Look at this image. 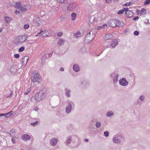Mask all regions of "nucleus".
Listing matches in <instances>:
<instances>
[{
  "label": "nucleus",
  "mask_w": 150,
  "mask_h": 150,
  "mask_svg": "<svg viewBox=\"0 0 150 150\" xmlns=\"http://www.w3.org/2000/svg\"><path fill=\"white\" fill-rule=\"evenodd\" d=\"M114 115V113L110 111L107 112L106 116L108 117H110Z\"/></svg>",
  "instance_id": "obj_28"
},
{
  "label": "nucleus",
  "mask_w": 150,
  "mask_h": 150,
  "mask_svg": "<svg viewBox=\"0 0 150 150\" xmlns=\"http://www.w3.org/2000/svg\"><path fill=\"white\" fill-rule=\"evenodd\" d=\"M38 123V122L36 121L33 123H31V125L33 126H35Z\"/></svg>",
  "instance_id": "obj_51"
},
{
  "label": "nucleus",
  "mask_w": 150,
  "mask_h": 150,
  "mask_svg": "<svg viewBox=\"0 0 150 150\" xmlns=\"http://www.w3.org/2000/svg\"><path fill=\"white\" fill-rule=\"evenodd\" d=\"M75 104L73 101H69L67 102V105L65 108V112L67 114L70 113L74 107Z\"/></svg>",
  "instance_id": "obj_1"
},
{
  "label": "nucleus",
  "mask_w": 150,
  "mask_h": 150,
  "mask_svg": "<svg viewBox=\"0 0 150 150\" xmlns=\"http://www.w3.org/2000/svg\"><path fill=\"white\" fill-rule=\"evenodd\" d=\"M124 140V138L123 137L120 135H116L114 137L113 142L115 143L120 144Z\"/></svg>",
  "instance_id": "obj_2"
},
{
  "label": "nucleus",
  "mask_w": 150,
  "mask_h": 150,
  "mask_svg": "<svg viewBox=\"0 0 150 150\" xmlns=\"http://www.w3.org/2000/svg\"><path fill=\"white\" fill-rule=\"evenodd\" d=\"M4 20L6 23H8L12 20V18L8 16H5L4 18Z\"/></svg>",
  "instance_id": "obj_25"
},
{
  "label": "nucleus",
  "mask_w": 150,
  "mask_h": 150,
  "mask_svg": "<svg viewBox=\"0 0 150 150\" xmlns=\"http://www.w3.org/2000/svg\"><path fill=\"white\" fill-rule=\"evenodd\" d=\"M39 92L42 100L45 98L47 96V91L45 88H43Z\"/></svg>",
  "instance_id": "obj_9"
},
{
  "label": "nucleus",
  "mask_w": 150,
  "mask_h": 150,
  "mask_svg": "<svg viewBox=\"0 0 150 150\" xmlns=\"http://www.w3.org/2000/svg\"><path fill=\"white\" fill-rule=\"evenodd\" d=\"M89 86V83L88 81H83L79 84V86L83 88L88 87Z\"/></svg>",
  "instance_id": "obj_8"
},
{
  "label": "nucleus",
  "mask_w": 150,
  "mask_h": 150,
  "mask_svg": "<svg viewBox=\"0 0 150 150\" xmlns=\"http://www.w3.org/2000/svg\"><path fill=\"white\" fill-rule=\"evenodd\" d=\"M81 33L79 32H78L74 34V36L76 38H78L81 36Z\"/></svg>",
  "instance_id": "obj_37"
},
{
  "label": "nucleus",
  "mask_w": 150,
  "mask_h": 150,
  "mask_svg": "<svg viewBox=\"0 0 150 150\" xmlns=\"http://www.w3.org/2000/svg\"><path fill=\"white\" fill-rule=\"evenodd\" d=\"M65 93L66 96L68 97H70L71 96V94H70V92L71 91L70 90L67 88H66L65 89Z\"/></svg>",
  "instance_id": "obj_24"
},
{
  "label": "nucleus",
  "mask_w": 150,
  "mask_h": 150,
  "mask_svg": "<svg viewBox=\"0 0 150 150\" xmlns=\"http://www.w3.org/2000/svg\"><path fill=\"white\" fill-rule=\"evenodd\" d=\"M139 98L140 100L143 101L144 100L145 97L144 96L142 95L140 96Z\"/></svg>",
  "instance_id": "obj_44"
},
{
  "label": "nucleus",
  "mask_w": 150,
  "mask_h": 150,
  "mask_svg": "<svg viewBox=\"0 0 150 150\" xmlns=\"http://www.w3.org/2000/svg\"><path fill=\"white\" fill-rule=\"evenodd\" d=\"M146 11L144 8H142L140 10H139L138 13L141 16L143 14L145 15L146 13Z\"/></svg>",
  "instance_id": "obj_19"
},
{
  "label": "nucleus",
  "mask_w": 150,
  "mask_h": 150,
  "mask_svg": "<svg viewBox=\"0 0 150 150\" xmlns=\"http://www.w3.org/2000/svg\"><path fill=\"white\" fill-rule=\"evenodd\" d=\"M24 42H23L22 40H18L17 41L16 44L18 45L22 44Z\"/></svg>",
  "instance_id": "obj_45"
},
{
  "label": "nucleus",
  "mask_w": 150,
  "mask_h": 150,
  "mask_svg": "<svg viewBox=\"0 0 150 150\" xmlns=\"http://www.w3.org/2000/svg\"><path fill=\"white\" fill-rule=\"evenodd\" d=\"M57 1L59 3L64 4L68 1V0H57Z\"/></svg>",
  "instance_id": "obj_35"
},
{
  "label": "nucleus",
  "mask_w": 150,
  "mask_h": 150,
  "mask_svg": "<svg viewBox=\"0 0 150 150\" xmlns=\"http://www.w3.org/2000/svg\"><path fill=\"white\" fill-rule=\"evenodd\" d=\"M82 49L83 50H86V48L84 47H83L82 48Z\"/></svg>",
  "instance_id": "obj_64"
},
{
  "label": "nucleus",
  "mask_w": 150,
  "mask_h": 150,
  "mask_svg": "<svg viewBox=\"0 0 150 150\" xmlns=\"http://www.w3.org/2000/svg\"><path fill=\"white\" fill-rule=\"evenodd\" d=\"M113 2L114 3H116L118 1V0H113Z\"/></svg>",
  "instance_id": "obj_60"
},
{
  "label": "nucleus",
  "mask_w": 150,
  "mask_h": 150,
  "mask_svg": "<svg viewBox=\"0 0 150 150\" xmlns=\"http://www.w3.org/2000/svg\"><path fill=\"white\" fill-rule=\"evenodd\" d=\"M95 129V127L92 123L90 124L88 126V129L91 132H94V129Z\"/></svg>",
  "instance_id": "obj_26"
},
{
  "label": "nucleus",
  "mask_w": 150,
  "mask_h": 150,
  "mask_svg": "<svg viewBox=\"0 0 150 150\" xmlns=\"http://www.w3.org/2000/svg\"><path fill=\"white\" fill-rule=\"evenodd\" d=\"M21 139L23 141H27L30 139V137L28 134H24L22 136Z\"/></svg>",
  "instance_id": "obj_15"
},
{
  "label": "nucleus",
  "mask_w": 150,
  "mask_h": 150,
  "mask_svg": "<svg viewBox=\"0 0 150 150\" xmlns=\"http://www.w3.org/2000/svg\"><path fill=\"white\" fill-rule=\"evenodd\" d=\"M64 40L62 39H60L58 42V44L59 45H61L64 44Z\"/></svg>",
  "instance_id": "obj_30"
},
{
  "label": "nucleus",
  "mask_w": 150,
  "mask_h": 150,
  "mask_svg": "<svg viewBox=\"0 0 150 150\" xmlns=\"http://www.w3.org/2000/svg\"><path fill=\"white\" fill-rule=\"evenodd\" d=\"M43 32V30H41V31L39 32V33H38V34L35 36H37L39 35L42 34Z\"/></svg>",
  "instance_id": "obj_54"
},
{
  "label": "nucleus",
  "mask_w": 150,
  "mask_h": 150,
  "mask_svg": "<svg viewBox=\"0 0 150 150\" xmlns=\"http://www.w3.org/2000/svg\"><path fill=\"white\" fill-rule=\"evenodd\" d=\"M31 88H28L27 89V90L26 91V92L24 94L26 95H27L28 94V93L31 91Z\"/></svg>",
  "instance_id": "obj_42"
},
{
  "label": "nucleus",
  "mask_w": 150,
  "mask_h": 150,
  "mask_svg": "<svg viewBox=\"0 0 150 150\" xmlns=\"http://www.w3.org/2000/svg\"><path fill=\"white\" fill-rule=\"evenodd\" d=\"M29 27V25L28 23L25 24L23 26V28L25 29H28Z\"/></svg>",
  "instance_id": "obj_41"
},
{
  "label": "nucleus",
  "mask_w": 150,
  "mask_h": 150,
  "mask_svg": "<svg viewBox=\"0 0 150 150\" xmlns=\"http://www.w3.org/2000/svg\"><path fill=\"white\" fill-rule=\"evenodd\" d=\"M25 48L24 46L21 47L19 49L18 51L19 52H21L24 50Z\"/></svg>",
  "instance_id": "obj_39"
},
{
  "label": "nucleus",
  "mask_w": 150,
  "mask_h": 150,
  "mask_svg": "<svg viewBox=\"0 0 150 150\" xmlns=\"http://www.w3.org/2000/svg\"><path fill=\"white\" fill-rule=\"evenodd\" d=\"M19 10L21 11H26L27 10V9L24 8L22 6H21L18 9Z\"/></svg>",
  "instance_id": "obj_34"
},
{
  "label": "nucleus",
  "mask_w": 150,
  "mask_h": 150,
  "mask_svg": "<svg viewBox=\"0 0 150 150\" xmlns=\"http://www.w3.org/2000/svg\"><path fill=\"white\" fill-rule=\"evenodd\" d=\"M119 84L122 86H127L129 83L125 78H123L120 79Z\"/></svg>",
  "instance_id": "obj_6"
},
{
  "label": "nucleus",
  "mask_w": 150,
  "mask_h": 150,
  "mask_svg": "<svg viewBox=\"0 0 150 150\" xmlns=\"http://www.w3.org/2000/svg\"><path fill=\"white\" fill-rule=\"evenodd\" d=\"M150 3V0H146L144 2V5H148Z\"/></svg>",
  "instance_id": "obj_43"
},
{
  "label": "nucleus",
  "mask_w": 150,
  "mask_h": 150,
  "mask_svg": "<svg viewBox=\"0 0 150 150\" xmlns=\"http://www.w3.org/2000/svg\"><path fill=\"white\" fill-rule=\"evenodd\" d=\"M19 13L20 12L17 10H16L15 11V13L16 14H17L18 13Z\"/></svg>",
  "instance_id": "obj_57"
},
{
  "label": "nucleus",
  "mask_w": 150,
  "mask_h": 150,
  "mask_svg": "<svg viewBox=\"0 0 150 150\" xmlns=\"http://www.w3.org/2000/svg\"><path fill=\"white\" fill-rule=\"evenodd\" d=\"M107 25L106 24H104L102 26H98L96 27V29L98 30H99L100 29H103L105 26H107Z\"/></svg>",
  "instance_id": "obj_29"
},
{
  "label": "nucleus",
  "mask_w": 150,
  "mask_h": 150,
  "mask_svg": "<svg viewBox=\"0 0 150 150\" xmlns=\"http://www.w3.org/2000/svg\"><path fill=\"white\" fill-rule=\"evenodd\" d=\"M29 57L27 56L23 57L21 61H22V64L23 66H25L28 59Z\"/></svg>",
  "instance_id": "obj_13"
},
{
  "label": "nucleus",
  "mask_w": 150,
  "mask_h": 150,
  "mask_svg": "<svg viewBox=\"0 0 150 150\" xmlns=\"http://www.w3.org/2000/svg\"><path fill=\"white\" fill-rule=\"evenodd\" d=\"M76 6V5L74 2L68 4L67 9L69 10H72L75 8Z\"/></svg>",
  "instance_id": "obj_11"
},
{
  "label": "nucleus",
  "mask_w": 150,
  "mask_h": 150,
  "mask_svg": "<svg viewBox=\"0 0 150 150\" xmlns=\"http://www.w3.org/2000/svg\"><path fill=\"white\" fill-rule=\"evenodd\" d=\"M113 37V35L111 34H107L105 35V36L103 37L105 40H107L110 39Z\"/></svg>",
  "instance_id": "obj_16"
},
{
  "label": "nucleus",
  "mask_w": 150,
  "mask_h": 150,
  "mask_svg": "<svg viewBox=\"0 0 150 150\" xmlns=\"http://www.w3.org/2000/svg\"><path fill=\"white\" fill-rule=\"evenodd\" d=\"M58 139L55 137L53 138L50 141V144L52 146L56 145L58 142Z\"/></svg>",
  "instance_id": "obj_12"
},
{
  "label": "nucleus",
  "mask_w": 150,
  "mask_h": 150,
  "mask_svg": "<svg viewBox=\"0 0 150 150\" xmlns=\"http://www.w3.org/2000/svg\"><path fill=\"white\" fill-rule=\"evenodd\" d=\"M53 53V52L48 50H46L44 52V54L43 57H42V60L44 61V63L45 60L46 59H49V57H51Z\"/></svg>",
  "instance_id": "obj_3"
},
{
  "label": "nucleus",
  "mask_w": 150,
  "mask_h": 150,
  "mask_svg": "<svg viewBox=\"0 0 150 150\" xmlns=\"http://www.w3.org/2000/svg\"><path fill=\"white\" fill-rule=\"evenodd\" d=\"M101 123L98 121H97L96 122V128H98L100 127L101 126Z\"/></svg>",
  "instance_id": "obj_36"
},
{
  "label": "nucleus",
  "mask_w": 150,
  "mask_h": 150,
  "mask_svg": "<svg viewBox=\"0 0 150 150\" xmlns=\"http://www.w3.org/2000/svg\"><path fill=\"white\" fill-rule=\"evenodd\" d=\"M118 44L117 40L114 39L112 42L111 45L112 48H115Z\"/></svg>",
  "instance_id": "obj_17"
},
{
  "label": "nucleus",
  "mask_w": 150,
  "mask_h": 150,
  "mask_svg": "<svg viewBox=\"0 0 150 150\" xmlns=\"http://www.w3.org/2000/svg\"><path fill=\"white\" fill-rule=\"evenodd\" d=\"M12 111H11L10 112L7 113L6 114H4V116L6 117H10L11 115H12Z\"/></svg>",
  "instance_id": "obj_31"
},
{
  "label": "nucleus",
  "mask_w": 150,
  "mask_h": 150,
  "mask_svg": "<svg viewBox=\"0 0 150 150\" xmlns=\"http://www.w3.org/2000/svg\"><path fill=\"white\" fill-rule=\"evenodd\" d=\"M116 26L121 28L124 26V23L122 21L117 20V22L116 23Z\"/></svg>",
  "instance_id": "obj_22"
},
{
  "label": "nucleus",
  "mask_w": 150,
  "mask_h": 150,
  "mask_svg": "<svg viewBox=\"0 0 150 150\" xmlns=\"http://www.w3.org/2000/svg\"><path fill=\"white\" fill-rule=\"evenodd\" d=\"M13 67H11L10 68V71L11 72H13Z\"/></svg>",
  "instance_id": "obj_61"
},
{
  "label": "nucleus",
  "mask_w": 150,
  "mask_h": 150,
  "mask_svg": "<svg viewBox=\"0 0 150 150\" xmlns=\"http://www.w3.org/2000/svg\"><path fill=\"white\" fill-rule=\"evenodd\" d=\"M123 11H125L126 12H128L129 11V8H125L124 7L123 8Z\"/></svg>",
  "instance_id": "obj_52"
},
{
  "label": "nucleus",
  "mask_w": 150,
  "mask_h": 150,
  "mask_svg": "<svg viewBox=\"0 0 150 150\" xmlns=\"http://www.w3.org/2000/svg\"><path fill=\"white\" fill-rule=\"evenodd\" d=\"M9 134L13 137H14L16 136V132L15 130L12 129L10 131Z\"/></svg>",
  "instance_id": "obj_23"
},
{
  "label": "nucleus",
  "mask_w": 150,
  "mask_h": 150,
  "mask_svg": "<svg viewBox=\"0 0 150 150\" xmlns=\"http://www.w3.org/2000/svg\"><path fill=\"white\" fill-rule=\"evenodd\" d=\"M139 18V17L138 16H137L135 17L134 18H133V20L134 21H136Z\"/></svg>",
  "instance_id": "obj_55"
},
{
  "label": "nucleus",
  "mask_w": 150,
  "mask_h": 150,
  "mask_svg": "<svg viewBox=\"0 0 150 150\" xmlns=\"http://www.w3.org/2000/svg\"><path fill=\"white\" fill-rule=\"evenodd\" d=\"M134 34L135 35H138L139 34V32L137 30L135 31L134 32Z\"/></svg>",
  "instance_id": "obj_49"
},
{
  "label": "nucleus",
  "mask_w": 150,
  "mask_h": 150,
  "mask_svg": "<svg viewBox=\"0 0 150 150\" xmlns=\"http://www.w3.org/2000/svg\"><path fill=\"white\" fill-rule=\"evenodd\" d=\"M133 4V3L131 2H129V3H126L124 4L123 5L124 6H129L130 5H132Z\"/></svg>",
  "instance_id": "obj_38"
},
{
  "label": "nucleus",
  "mask_w": 150,
  "mask_h": 150,
  "mask_svg": "<svg viewBox=\"0 0 150 150\" xmlns=\"http://www.w3.org/2000/svg\"><path fill=\"white\" fill-rule=\"evenodd\" d=\"M32 101H33V100H35L36 102H39L42 100V98L40 96V95L39 92L37 93L34 96H32L31 98Z\"/></svg>",
  "instance_id": "obj_5"
},
{
  "label": "nucleus",
  "mask_w": 150,
  "mask_h": 150,
  "mask_svg": "<svg viewBox=\"0 0 150 150\" xmlns=\"http://www.w3.org/2000/svg\"><path fill=\"white\" fill-rule=\"evenodd\" d=\"M21 2L20 1L16 2L15 3V7L17 9L21 6Z\"/></svg>",
  "instance_id": "obj_32"
},
{
  "label": "nucleus",
  "mask_w": 150,
  "mask_h": 150,
  "mask_svg": "<svg viewBox=\"0 0 150 150\" xmlns=\"http://www.w3.org/2000/svg\"><path fill=\"white\" fill-rule=\"evenodd\" d=\"M63 35V33L62 32H59L57 34V36L59 37H61Z\"/></svg>",
  "instance_id": "obj_53"
},
{
  "label": "nucleus",
  "mask_w": 150,
  "mask_h": 150,
  "mask_svg": "<svg viewBox=\"0 0 150 150\" xmlns=\"http://www.w3.org/2000/svg\"><path fill=\"white\" fill-rule=\"evenodd\" d=\"M104 136L105 137H108L109 136V132L106 131L104 132Z\"/></svg>",
  "instance_id": "obj_47"
},
{
  "label": "nucleus",
  "mask_w": 150,
  "mask_h": 150,
  "mask_svg": "<svg viewBox=\"0 0 150 150\" xmlns=\"http://www.w3.org/2000/svg\"><path fill=\"white\" fill-rule=\"evenodd\" d=\"M112 0H106V2L107 3H110L111 2Z\"/></svg>",
  "instance_id": "obj_58"
},
{
  "label": "nucleus",
  "mask_w": 150,
  "mask_h": 150,
  "mask_svg": "<svg viewBox=\"0 0 150 150\" xmlns=\"http://www.w3.org/2000/svg\"><path fill=\"white\" fill-rule=\"evenodd\" d=\"M28 38L27 36L25 35H23L19 36L18 37L17 39L18 40H23L22 41L23 42H25V40Z\"/></svg>",
  "instance_id": "obj_14"
},
{
  "label": "nucleus",
  "mask_w": 150,
  "mask_h": 150,
  "mask_svg": "<svg viewBox=\"0 0 150 150\" xmlns=\"http://www.w3.org/2000/svg\"><path fill=\"white\" fill-rule=\"evenodd\" d=\"M32 75H40L39 73L36 70L34 71L33 72Z\"/></svg>",
  "instance_id": "obj_46"
},
{
  "label": "nucleus",
  "mask_w": 150,
  "mask_h": 150,
  "mask_svg": "<svg viewBox=\"0 0 150 150\" xmlns=\"http://www.w3.org/2000/svg\"><path fill=\"white\" fill-rule=\"evenodd\" d=\"M124 12V11L123 10L121 9V10H119L117 12V13L118 14H122Z\"/></svg>",
  "instance_id": "obj_48"
},
{
  "label": "nucleus",
  "mask_w": 150,
  "mask_h": 150,
  "mask_svg": "<svg viewBox=\"0 0 150 150\" xmlns=\"http://www.w3.org/2000/svg\"><path fill=\"white\" fill-rule=\"evenodd\" d=\"M72 140V136H70L68 137H67L66 141L64 142V144L67 146H69L71 144V142Z\"/></svg>",
  "instance_id": "obj_10"
},
{
  "label": "nucleus",
  "mask_w": 150,
  "mask_h": 150,
  "mask_svg": "<svg viewBox=\"0 0 150 150\" xmlns=\"http://www.w3.org/2000/svg\"><path fill=\"white\" fill-rule=\"evenodd\" d=\"M117 22V20L115 19H111L108 22V25L111 27H115L116 26V23Z\"/></svg>",
  "instance_id": "obj_7"
},
{
  "label": "nucleus",
  "mask_w": 150,
  "mask_h": 150,
  "mask_svg": "<svg viewBox=\"0 0 150 150\" xmlns=\"http://www.w3.org/2000/svg\"><path fill=\"white\" fill-rule=\"evenodd\" d=\"M61 71H63L64 70V69L63 67H61L59 69Z\"/></svg>",
  "instance_id": "obj_59"
},
{
  "label": "nucleus",
  "mask_w": 150,
  "mask_h": 150,
  "mask_svg": "<svg viewBox=\"0 0 150 150\" xmlns=\"http://www.w3.org/2000/svg\"><path fill=\"white\" fill-rule=\"evenodd\" d=\"M14 137H13L11 139V141H12V142L13 144H15V141L14 140Z\"/></svg>",
  "instance_id": "obj_56"
},
{
  "label": "nucleus",
  "mask_w": 150,
  "mask_h": 150,
  "mask_svg": "<svg viewBox=\"0 0 150 150\" xmlns=\"http://www.w3.org/2000/svg\"><path fill=\"white\" fill-rule=\"evenodd\" d=\"M134 14V13L131 11H129L127 12H126V15L127 18H130L132 17Z\"/></svg>",
  "instance_id": "obj_20"
},
{
  "label": "nucleus",
  "mask_w": 150,
  "mask_h": 150,
  "mask_svg": "<svg viewBox=\"0 0 150 150\" xmlns=\"http://www.w3.org/2000/svg\"><path fill=\"white\" fill-rule=\"evenodd\" d=\"M73 68L74 70L77 72L79 71L80 70V67L79 65L76 64H75L73 65Z\"/></svg>",
  "instance_id": "obj_21"
},
{
  "label": "nucleus",
  "mask_w": 150,
  "mask_h": 150,
  "mask_svg": "<svg viewBox=\"0 0 150 150\" xmlns=\"http://www.w3.org/2000/svg\"><path fill=\"white\" fill-rule=\"evenodd\" d=\"M5 114H3V113H0V117H1L2 116H3Z\"/></svg>",
  "instance_id": "obj_63"
},
{
  "label": "nucleus",
  "mask_w": 150,
  "mask_h": 150,
  "mask_svg": "<svg viewBox=\"0 0 150 150\" xmlns=\"http://www.w3.org/2000/svg\"><path fill=\"white\" fill-rule=\"evenodd\" d=\"M146 22H144V23L145 24H147V23H148V24H150V23H149V20L148 19H147L146 20Z\"/></svg>",
  "instance_id": "obj_62"
},
{
  "label": "nucleus",
  "mask_w": 150,
  "mask_h": 150,
  "mask_svg": "<svg viewBox=\"0 0 150 150\" xmlns=\"http://www.w3.org/2000/svg\"><path fill=\"white\" fill-rule=\"evenodd\" d=\"M91 35V32H90L88 34L86 35L84 37V41L85 42H88V37L89 36V35Z\"/></svg>",
  "instance_id": "obj_27"
},
{
  "label": "nucleus",
  "mask_w": 150,
  "mask_h": 150,
  "mask_svg": "<svg viewBox=\"0 0 150 150\" xmlns=\"http://www.w3.org/2000/svg\"><path fill=\"white\" fill-rule=\"evenodd\" d=\"M112 76L113 83L114 84H116L117 83L118 81V76Z\"/></svg>",
  "instance_id": "obj_18"
},
{
  "label": "nucleus",
  "mask_w": 150,
  "mask_h": 150,
  "mask_svg": "<svg viewBox=\"0 0 150 150\" xmlns=\"http://www.w3.org/2000/svg\"><path fill=\"white\" fill-rule=\"evenodd\" d=\"M93 19L92 20V19L91 18H90V22L92 24H93L95 22H96L97 21V20L96 19L94 18H93Z\"/></svg>",
  "instance_id": "obj_40"
},
{
  "label": "nucleus",
  "mask_w": 150,
  "mask_h": 150,
  "mask_svg": "<svg viewBox=\"0 0 150 150\" xmlns=\"http://www.w3.org/2000/svg\"><path fill=\"white\" fill-rule=\"evenodd\" d=\"M14 57L16 58H18L20 57V55L18 54H15L14 55Z\"/></svg>",
  "instance_id": "obj_50"
},
{
  "label": "nucleus",
  "mask_w": 150,
  "mask_h": 150,
  "mask_svg": "<svg viewBox=\"0 0 150 150\" xmlns=\"http://www.w3.org/2000/svg\"><path fill=\"white\" fill-rule=\"evenodd\" d=\"M76 16V14L75 13H73L71 14V20L74 21L75 20V18Z\"/></svg>",
  "instance_id": "obj_33"
},
{
  "label": "nucleus",
  "mask_w": 150,
  "mask_h": 150,
  "mask_svg": "<svg viewBox=\"0 0 150 150\" xmlns=\"http://www.w3.org/2000/svg\"><path fill=\"white\" fill-rule=\"evenodd\" d=\"M32 81L33 83L37 82L41 83L42 81V78L40 76H32Z\"/></svg>",
  "instance_id": "obj_4"
}]
</instances>
